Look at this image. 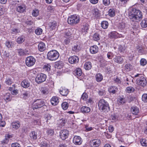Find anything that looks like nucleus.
Listing matches in <instances>:
<instances>
[{
  "label": "nucleus",
  "mask_w": 147,
  "mask_h": 147,
  "mask_svg": "<svg viewBox=\"0 0 147 147\" xmlns=\"http://www.w3.org/2000/svg\"><path fill=\"white\" fill-rule=\"evenodd\" d=\"M100 35L98 33H96L94 34L93 38L94 40L97 41L100 40Z\"/></svg>",
  "instance_id": "obj_49"
},
{
  "label": "nucleus",
  "mask_w": 147,
  "mask_h": 147,
  "mask_svg": "<svg viewBox=\"0 0 147 147\" xmlns=\"http://www.w3.org/2000/svg\"><path fill=\"white\" fill-rule=\"evenodd\" d=\"M93 14L96 17H98L100 16V11L97 9H94L92 11Z\"/></svg>",
  "instance_id": "obj_43"
},
{
  "label": "nucleus",
  "mask_w": 147,
  "mask_h": 147,
  "mask_svg": "<svg viewBox=\"0 0 147 147\" xmlns=\"http://www.w3.org/2000/svg\"><path fill=\"white\" fill-rule=\"evenodd\" d=\"M59 101L58 98L56 96L53 97L51 100V103L53 105H56L58 104Z\"/></svg>",
  "instance_id": "obj_18"
},
{
  "label": "nucleus",
  "mask_w": 147,
  "mask_h": 147,
  "mask_svg": "<svg viewBox=\"0 0 147 147\" xmlns=\"http://www.w3.org/2000/svg\"><path fill=\"white\" fill-rule=\"evenodd\" d=\"M84 67L86 70H89L91 68L92 63L90 62H85L84 65Z\"/></svg>",
  "instance_id": "obj_27"
},
{
  "label": "nucleus",
  "mask_w": 147,
  "mask_h": 147,
  "mask_svg": "<svg viewBox=\"0 0 147 147\" xmlns=\"http://www.w3.org/2000/svg\"><path fill=\"white\" fill-rule=\"evenodd\" d=\"M80 49V46L77 44L75 45L72 48V51L76 52H78Z\"/></svg>",
  "instance_id": "obj_33"
},
{
  "label": "nucleus",
  "mask_w": 147,
  "mask_h": 147,
  "mask_svg": "<svg viewBox=\"0 0 147 147\" xmlns=\"http://www.w3.org/2000/svg\"><path fill=\"white\" fill-rule=\"evenodd\" d=\"M47 133L48 134V135L50 136H52L53 134L54 133V131L53 129H48L47 130Z\"/></svg>",
  "instance_id": "obj_60"
},
{
  "label": "nucleus",
  "mask_w": 147,
  "mask_h": 147,
  "mask_svg": "<svg viewBox=\"0 0 147 147\" xmlns=\"http://www.w3.org/2000/svg\"><path fill=\"white\" fill-rule=\"evenodd\" d=\"M25 37L22 36L18 37L17 39V42L19 44H21L25 40Z\"/></svg>",
  "instance_id": "obj_39"
},
{
  "label": "nucleus",
  "mask_w": 147,
  "mask_h": 147,
  "mask_svg": "<svg viewBox=\"0 0 147 147\" xmlns=\"http://www.w3.org/2000/svg\"><path fill=\"white\" fill-rule=\"evenodd\" d=\"M114 61L116 63L121 64L124 61V59L122 57L120 56H116L113 59Z\"/></svg>",
  "instance_id": "obj_22"
},
{
  "label": "nucleus",
  "mask_w": 147,
  "mask_h": 147,
  "mask_svg": "<svg viewBox=\"0 0 147 147\" xmlns=\"http://www.w3.org/2000/svg\"><path fill=\"white\" fill-rule=\"evenodd\" d=\"M118 27L119 30L121 32H123V30L126 29L127 26L125 22H121L119 24Z\"/></svg>",
  "instance_id": "obj_12"
},
{
  "label": "nucleus",
  "mask_w": 147,
  "mask_h": 147,
  "mask_svg": "<svg viewBox=\"0 0 147 147\" xmlns=\"http://www.w3.org/2000/svg\"><path fill=\"white\" fill-rule=\"evenodd\" d=\"M138 76H139V78H138L136 80L137 83L138 85L142 87H144L147 84L146 79L143 76H141V75L139 74H137L135 76V77Z\"/></svg>",
  "instance_id": "obj_5"
},
{
  "label": "nucleus",
  "mask_w": 147,
  "mask_h": 147,
  "mask_svg": "<svg viewBox=\"0 0 147 147\" xmlns=\"http://www.w3.org/2000/svg\"><path fill=\"white\" fill-rule=\"evenodd\" d=\"M73 142L76 145H80L82 143V140L80 137L75 136L73 139Z\"/></svg>",
  "instance_id": "obj_14"
},
{
  "label": "nucleus",
  "mask_w": 147,
  "mask_h": 147,
  "mask_svg": "<svg viewBox=\"0 0 147 147\" xmlns=\"http://www.w3.org/2000/svg\"><path fill=\"white\" fill-rule=\"evenodd\" d=\"M36 62L35 58L32 56H29L27 57L26 59V65L28 67H31Z\"/></svg>",
  "instance_id": "obj_8"
},
{
  "label": "nucleus",
  "mask_w": 147,
  "mask_h": 147,
  "mask_svg": "<svg viewBox=\"0 0 147 147\" xmlns=\"http://www.w3.org/2000/svg\"><path fill=\"white\" fill-rule=\"evenodd\" d=\"M79 60V58L76 56L70 57L68 59V61L71 64H75L78 62Z\"/></svg>",
  "instance_id": "obj_11"
},
{
  "label": "nucleus",
  "mask_w": 147,
  "mask_h": 147,
  "mask_svg": "<svg viewBox=\"0 0 147 147\" xmlns=\"http://www.w3.org/2000/svg\"><path fill=\"white\" fill-rule=\"evenodd\" d=\"M100 141L99 139H96L90 141V145L92 147H98L100 144Z\"/></svg>",
  "instance_id": "obj_10"
},
{
  "label": "nucleus",
  "mask_w": 147,
  "mask_h": 147,
  "mask_svg": "<svg viewBox=\"0 0 147 147\" xmlns=\"http://www.w3.org/2000/svg\"><path fill=\"white\" fill-rule=\"evenodd\" d=\"M98 51V47L95 45L91 46L90 49V51L92 54H95L97 53Z\"/></svg>",
  "instance_id": "obj_16"
},
{
  "label": "nucleus",
  "mask_w": 147,
  "mask_h": 147,
  "mask_svg": "<svg viewBox=\"0 0 147 147\" xmlns=\"http://www.w3.org/2000/svg\"><path fill=\"white\" fill-rule=\"evenodd\" d=\"M59 92L63 96H66L68 94L69 91L68 89L65 88H60Z\"/></svg>",
  "instance_id": "obj_15"
},
{
  "label": "nucleus",
  "mask_w": 147,
  "mask_h": 147,
  "mask_svg": "<svg viewBox=\"0 0 147 147\" xmlns=\"http://www.w3.org/2000/svg\"><path fill=\"white\" fill-rule=\"evenodd\" d=\"M96 80L97 82H100L102 80L103 77L102 75L98 73L95 76Z\"/></svg>",
  "instance_id": "obj_30"
},
{
  "label": "nucleus",
  "mask_w": 147,
  "mask_h": 147,
  "mask_svg": "<svg viewBox=\"0 0 147 147\" xmlns=\"http://www.w3.org/2000/svg\"><path fill=\"white\" fill-rule=\"evenodd\" d=\"M135 90L134 88L131 86L127 87L125 89L126 91L128 93L133 92Z\"/></svg>",
  "instance_id": "obj_44"
},
{
  "label": "nucleus",
  "mask_w": 147,
  "mask_h": 147,
  "mask_svg": "<svg viewBox=\"0 0 147 147\" xmlns=\"http://www.w3.org/2000/svg\"><path fill=\"white\" fill-rule=\"evenodd\" d=\"M98 106L100 110H102L106 113L110 110L109 103L104 99H100L99 101Z\"/></svg>",
  "instance_id": "obj_2"
},
{
  "label": "nucleus",
  "mask_w": 147,
  "mask_h": 147,
  "mask_svg": "<svg viewBox=\"0 0 147 147\" xmlns=\"http://www.w3.org/2000/svg\"><path fill=\"white\" fill-rule=\"evenodd\" d=\"M17 52L19 55L20 56H22L26 54L24 50L21 49H18L17 50Z\"/></svg>",
  "instance_id": "obj_45"
},
{
  "label": "nucleus",
  "mask_w": 147,
  "mask_h": 147,
  "mask_svg": "<svg viewBox=\"0 0 147 147\" xmlns=\"http://www.w3.org/2000/svg\"><path fill=\"white\" fill-rule=\"evenodd\" d=\"M74 72L75 75L76 76H80L82 74V70L80 68H77Z\"/></svg>",
  "instance_id": "obj_34"
},
{
  "label": "nucleus",
  "mask_w": 147,
  "mask_h": 147,
  "mask_svg": "<svg viewBox=\"0 0 147 147\" xmlns=\"http://www.w3.org/2000/svg\"><path fill=\"white\" fill-rule=\"evenodd\" d=\"M102 3L105 6L109 5L110 3V0H103Z\"/></svg>",
  "instance_id": "obj_62"
},
{
  "label": "nucleus",
  "mask_w": 147,
  "mask_h": 147,
  "mask_svg": "<svg viewBox=\"0 0 147 147\" xmlns=\"http://www.w3.org/2000/svg\"><path fill=\"white\" fill-rule=\"evenodd\" d=\"M101 27L104 29H107L109 26L108 22L107 21H103L101 24Z\"/></svg>",
  "instance_id": "obj_37"
},
{
  "label": "nucleus",
  "mask_w": 147,
  "mask_h": 147,
  "mask_svg": "<svg viewBox=\"0 0 147 147\" xmlns=\"http://www.w3.org/2000/svg\"><path fill=\"white\" fill-rule=\"evenodd\" d=\"M5 82L7 84H8L9 85H10L12 83V80L11 79L8 78H7L6 79L5 81Z\"/></svg>",
  "instance_id": "obj_56"
},
{
  "label": "nucleus",
  "mask_w": 147,
  "mask_h": 147,
  "mask_svg": "<svg viewBox=\"0 0 147 147\" xmlns=\"http://www.w3.org/2000/svg\"><path fill=\"white\" fill-rule=\"evenodd\" d=\"M50 65L48 64H46L44 65L43 66L44 69L46 71H49L50 70Z\"/></svg>",
  "instance_id": "obj_53"
},
{
  "label": "nucleus",
  "mask_w": 147,
  "mask_h": 147,
  "mask_svg": "<svg viewBox=\"0 0 147 147\" xmlns=\"http://www.w3.org/2000/svg\"><path fill=\"white\" fill-rule=\"evenodd\" d=\"M109 16L112 17L114 16L115 15V12L114 9H110L109 11Z\"/></svg>",
  "instance_id": "obj_55"
},
{
  "label": "nucleus",
  "mask_w": 147,
  "mask_h": 147,
  "mask_svg": "<svg viewBox=\"0 0 147 147\" xmlns=\"http://www.w3.org/2000/svg\"><path fill=\"white\" fill-rule=\"evenodd\" d=\"M80 18L79 16L76 15L70 16L67 19L68 23L72 25H74L79 23Z\"/></svg>",
  "instance_id": "obj_4"
},
{
  "label": "nucleus",
  "mask_w": 147,
  "mask_h": 147,
  "mask_svg": "<svg viewBox=\"0 0 147 147\" xmlns=\"http://www.w3.org/2000/svg\"><path fill=\"white\" fill-rule=\"evenodd\" d=\"M128 17L132 21L138 22L142 18L143 15L140 10L132 7L128 12Z\"/></svg>",
  "instance_id": "obj_1"
},
{
  "label": "nucleus",
  "mask_w": 147,
  "mask_h": 147,
  "mask_svg": "<svg viewBox=\"0 0 147 147\" xmlns=\"http://www.w3.org/2000/svg\"><path fill=\"white\" fill-rule=\"evenodd\" d=\"M69 134L68 130L67 129H64L61 131L59 136L62 140H64L68 137Z\"/></svg>",
  "instance_id": "obj_9"
},
{
  "label": "nucleus",
  "mask_w": 147,
  "mask_h": 147,
  "mask_svg": "<svg viewBox=\"0 0 147 147\" xmlns=\"http://www.w3.org/2000/svg\"><path fill=\"white\" fill-rule=\"evenodd\" d=\"M26 7L23 4L18 5L16 6V10L19 13H23L25 11Z\"/></svg>",
  "instance_id": "obj_13"
},
{
  "label": "nucleus",
  "mask_w": 147,
  "mask_h": 147,
  "mask_svg": "<svg viewBox=\"0 0 147 147\" xmlns=\"http://www.w3.org/2000/svg\"><path fill=\"white\" fill-rule=\"evenodd\" d=\"M5 45L8 48H12L14 44L10 41H7L5 42Z\"/></svg>",
  "instance_id": "obj_46"
},
{
  "label": "nucleus",
  "mask_w": 147,
  "mask_h": 147,
  "mask_svg": "<svg viewBox=\"0 0 147 147\" xmlns=\"http://www.w3.org/2000/svg\"><path fill=\"white\" fill-rule=\"evenodd\" d=\"M89 25L88 24H85L82 26L81 31L84 34H86L89 29Z\"/></svg>",
  "instance_id": "obj_24"
},
{
  "label": "nucleus",
  "mask_w": 147,
  "mask_h": 147,
  "mask_svg": "<svg viewBox=\"0 0 147 147\" xmlns=\"http://www.w3.org/2000/svg\"><path fill=\"white\" fill-rule=\"evenodd\" d=\"M71 29L70 28L65 30L64 31V37L66 38H69L71 37Z\"/></svg>",
  "instance_id": "obj_19"
},
{
  "label": "nucleus",
  "mask_w": 147,
  "mask_h": 147,
  "mask_svg": "<svg viewBox=\"0 0 147 147\" xmlns=\"http://www.w3.org/2000/svg\"><path fill=\"white\" fill-rule=\"evenodd\" d=\"M80 110L81 112L83 113H88L90 111V108L86 106L82 107L81 108Z\"/></svg>",
  "instance_id": "obj_28"
},
{
  "label": "nucleus",
  "mask_w": 147,
  "mask_h": 147,
  "mask_svg": "<svg viewBox=\"0 0 147 147\" xmlns=\"http://www.w3.org/2000/svg\"><path fill=\"white\" fill-rule=\"evenodd\" d=\"M11 136L9 135H7V136H5V139L2 141V143L7 144L8 142V139L10 138Z\"/></svg>",
  "instance_id": "obj_54"
},
{
  "label": "nucleus",
  "mask_w": 147,
  "mask_h": 147,
  "mask_svg": "<svg viewBox=\"0 0 147 147\" xmlns=\"http://www.w3.org/2000/svg\"><path fill=\"white\" fill-rule=\"evenodd\" d=\"M11 94L9 93H6L4 96V99L6 102L10 101L11 98L10 96Z\"/></svg>",
  "instance_id": "obj_42"
},
{
  "label": "nucleus",
  "mask_w": 147,
  "mask_h": 147,
  "mask_svg": "<svg viewBox=\"0 0 147 147\" xmlns=\"http://www.w3.org/2000/svg\"><path fill=\"white\" fill-rule=\"evenodd\" d=\"M44 105V102L40 99H37L33 103L32 107L34 110L40 108Z\"/></svg>",
  "instance_id": "obj_6"
},
{
  "label": "nucleus",
  "mask_w": 147,
  "mask_h": 147,
  "mask_svg": "<svg viewBox=\"0 0 147 147\" xmlns=\"http://www.w3.org/2000/svg\"><path fill=\"white\" fill-rule=\"evenodd\" d=\"M30 136L31 138L34 140H36L37 138V133L34 131H32L30 133Z\"/></svg>",
  "instance_id": "obj_31"
},
{
  "label": "nucleus",
  "mask_w": 147,
  "mask_h": 147,
  "mask_svg": "<svg viewBox=\"0 0 147 147\" xmlns=\"http://www.w3.org/2000/svg\"><path fill=\"white\" fill-rule=\"evenodd\" d=\"M11 147H21V146L19 143H14L11 144Z\"/></svg>",
  "instance_id": "obj_64"
},
{
  "label": "nucleus",
  "mask_w": 147,
  "mask_h": 147,
  "mask_svg": "<svg viewBox=\"0 0 147 147\" xmlns=\"http://www.w3.org/2000/svg\"><path fill=\"white\" fill-rule=\"evenodd\" d=\"M40 91L41 94L43 95H47L49 93L48 88L46 87H41L40 88Z\"/></svg>",
  "instance_id": "obj_25"
},
{
  "label": "nucleus",
  "mask_w": 147,
  "mask_h": 147,
  "mask_svg": "<svg viewBox=\"0 0 147 147\" xmlns=\"http://www.w3.org/2000/svg\"><path fill=\"white\" fill-rule=\"evenodd\" d=\"M147 63L146 60L144 58H142L140 61V65L143 66L146 65Z\"/></svg>",
  "instance_id": "obj_51"
},
{
  "label": "nucleus",
  "mask_w": 147,
  "mask_h": 147,
  "mask_svg": "<svg viewBox=\"0 0 147 147\" xmlns=\"http://www.w3.org/2000/svg\"><path fill=\"white\" fill-rule=\"evenodd\" d=\"M142 99L144 102H147V94H144L142 96Z\"/></svg>",
  "instance_id": "obj_57"
},
{
  "label": "nucleus",
  "mask_w": 147,
  "mask_h": 147,
  "mask_svg": "<svg viewBox=\"0 0 147 147\" xmlns=\"http://www.w3.org/2000/svg\"><path fill=\"white\" fill-rule=\"evenodd\" d=\"M88 97V95L86 93H84L83 94L81 97V99L83 100H85Z\"/></svg>",
  "instance_id": "obj_63"
},
{
  "label": "nucleus",
  "mask_w": 147,
  "mask_h": 147,
  "mask_svg": "<svg viewBox=\"0 0 147 147\" xmlns=\"http://www.w3.org/2000/svg\"><path fill=\"white\" fill-rule=\"evenodd\" d=\"M11 125L13 128L18 129L20 126V123L18 121H13Z\"/></svg>",
  "instance_id": "obj_23"
},
{
  "label": "nucleus",
  "mask_w": 147,
  "mask_h": 147,
  "mask_svg": "<svg viewBox=\"0 0 147 147\" xmlns=\"http://www.w3.org/2000/svg\"><path fill=\"white\" fill-rule=\"evenodd\" d=\"M30 92L29 91H26L23 93L22 95V96H23V98L26 99L28 98L30 96Z\"/></svg>",
  "instance_id": "obj_38"
},
{
  "label": "nucleus",
  "mask_w": 147,
  "mask_h": 147,
  "mask_svg": "<svg viewBox=\"0 0 147 147\" xmlns=\"http://www.w3.org/2000/svg\"><path fill=\"white\" fill-rule=\"evenodd\" d=\"M117 90V88L115 86L110 87L108 89V90L109 92L112 93L113 94H115Z\"/></svg>",
  "instance_id": "obj_35"
},
{
  "label": "nucleus",
  "mask_w": 147,
  "mask_h": 147,
  "mask_svg": "<svg viewBox=\"0 0 147 147\" xmlns=\"http://www.w3.org/2000/svg\"><path fill=\"white\" fill-rule=\"evenodd\" d=\"M100 67H103L107 65V62L105 60H104L102 57H101L100 60Z\"/></svg>",
  "instance_id": "obj_29"
},
{
  "label": "nucleus",
  "mask_w": 147,
  "mask_h": 147,
  "mask_svg": "<svg viewBox=\"0 0 147 147\" xmlns=\"http://www.w3.org/2000/svg\"><path fill=\"white\" fill-rule=\"evenodd\" d=\"M39 11L37 9L33 10L32 12V15L34 17H36L38 15Z\"/></svg>",
  "instance_id": "obj_59"
},
{
  "label": "nucleus",
  "mask_w": 147,
  "mask_h": 147,
  "mask_svg": "<svg viewBox=\"0 0 147 147\" xmlns=\"http://www.w3.org/2000/svg\"><path fill=\"white\" fill-rule=\"evenodd\" d=\"M38 48L39 51H43L46 49L45 44L42 42L38 44Z\"/></svg>",
  "instance_id": "obj_26"
},
{
  "label": "nucleus",
  "mask_w": 147,
  "mask_h": 147,
  "mask_svg": "<svg viewBox=\"0 0 147 147\" xmlns=\"http://www.w3.org/2000/svg\"><path fill=\"white\" fill-rule=\"evenodd\" d=\"M141 25L142 27L145 28L147 27V20H142L141 23Z\"/></svg>",
  "instance_id": "obj_47"
},
{
  "label": "nucleus",
  "mask_w": 147,
  "mask_h": 147,
  "mask_svg": "<svg viewBox=\"0 0 147 147\" xmlns=\"http://www.w3.org/2000/svg\"><path fill=\"white\" fill-rule=\"evenodd\" d=\"M59 56L58 52L55 50L50 51L47 54V58L51 61H55L57 60L59 57Z\"/></svg>",
  "instance_id": "obj_3"
},
{
  "label": "nucleus",
  "mask_w": 147,
  "mask_h": 147,
  "mask_svg": "<svg viewBox=\"0 0 147 147\" xmlns=\"http://www.w3.org/2000/svg\"><path fill=\"white\" fill-rule=\"evenodd\" d=\"M57 25V23L55 21L50 22L49 24V28L51 30L54 29L56 28Z\"/></svg>",
  "instance_id": "obj_20"
},
{
  "label": "nucleus",
  "mask_w": 147,
  "mask_h": 147,
  "mask_svg": "<svg viewBox=\"0 0 147 147\" xmlns=\"http://www.w3.org/2000/svg\"><path fill=\"white\" fill-rule=\"evenodd\" d=\"M42 29L40 28H37L35 30V34L38 35L41 34L42 33Z\"/></svg>",
  "instance_id": "obj_50"
},
{
  "label": "nucleus",
  "mask_w": 147,
  "mask_h": 147,
  "mask_svg": "<svg viewBox=\"0 0 147 147\" xmlns=\"http://www.w3.org/2000/svg\"><path fill=\"white\" fill-rule=\"evenodd\" d=\"M68 104L66 102H64L61 104L62 107L64 110H66L68 108Z\"/></svg>",
  "instance_id": "obj_48"
},
{
  "label": "nucleus",
  "mask_w": 147,
  "mask_h": 147,
  "mask_svg": "<svg viewBox=\"0 0 147 147\" xmlns=\"http://www.w3.org/2000/svg\"><path fill=\"white\" fill-rule=\"evenodd\" d=\"M131 110L132 113L134 115H137L139 112L138 108L136 106L132 107Z\"/></svg>",
  "instance_id": "obj_17"
},
{
  "label": "nucleus",
  "mask_w": 147,
  "mask_h": 147,
  "mask_svg": "<svg viewBox=\"0 0 147 147\" xmlns=\"http://www.w3.org/2000/svg\"><path fill=\"white\" fill-rule=\"evenodd\" d=\"M126 102V100L124 98L121 97L119 98L117 100V103L119 105L123 104Z\"/></svg>",
  "instance_id": "obj_41"
},
{
  "label": "nucleus",
  "mask_w": 147,
  "mask_h": 147,
  "mask_svg": "<svg viewBox=\"0 0 147 147\" xmlns=\"http://www.w3.org/2000/svg\"><path fill=\"white\" fill-rule=\"evenodd\" d=\"M125 47L124 45H119L118 47V49L119 51L121 52H123L125 50Z\"/></svg>",
  "instance_id": "obj_52"
},
{
  "label": "nucleus",
  "mask_w": 147,
  "mask_h": 147,
  "mask_svg": "<svg viewBox=\"0 0 147 147\" xmlns=\"http://www.w3.org/2000/svg\"><path fill=\"white\" fill-rule=\"evenodd\" d=\"M140 142L142 146H147V140L145 138L141 139Z\"/></svg>",
  "instance_id": "obj_40"
},
{
  "label": "nucleus",
  "mask_w": 147,
  "mask_h": 147,
  "mask_svg": "<svg viewBox=\"0 0 147 147\" xmlns=\"http://www.w3.org/2000/svg\"><path fill=\"white\" fill-rule=\"evenodd\" d=\"M60 125L62 126L64 125L65 123L66 122V120L63 119H61L59 120V121Z\"/></svg>",
  "instance_id": "obj_61"
},
{
  "label": "nucleus",
  "mask_w": 147,
  "mask_h": 147,
  "mask_svg": "<svg viewBox=\"0 0 147 147\" xmlns=\"http://www.w3.org/2000/svg\"><path fill=\"white\" fill-rule=\"evenodd\" d=\"M107 58L110 59H112L114 56L113 53L111 52H108L107 54Z\"/></svg>",
  "instance_id": "obj_58"
},
{
  "label": "nucleus",
  "mask_w": 147,
  "mask_h": 147,
  "mask_svg": "<svg viewBox=\"0 0 147 147\" xmlns=\"http://www.w3.org/2000/svg\"><path fill=\"white\" fill-rule=\"evenodd\" d=\"M21 85L22 87L24 88H26L30 86V83L28 80H25L22 82Z\"/></svg>",
  "instance_id": "obj_21"
},
{
  "label": "nucleus",
  "mask_w": 147,
  "mask_h": 147,
  "mask_svg": "<svg viewBox=\"0 0 147 147\" xmlns=\"http://www.w3.org/2000/svg\"><path fill=\"white\" fill-rule=\"evenodd\" d=\"M133 68V66L130 64L127 63L126 64L124 67L125 70L127 71H131L132 69Z\"/></svg>",
  "instance_id": "obj_36"
},
{
  "label": "nucleus",
  "mask_w": 147,
  "mask_h": 147,
  "mask_svg": "<svg viewBox=\"0 0 147 147\" xmlns=\"http://www.w3.org/2000/svg\"><path fill=\"white\" fill-rule=\"evenodd\" d=\"M46 77V75L41 73L37 75L35 78V80L37 83L40 84L45 81Z\"/></svg>",
  "instance_id": "obj_7"
},
{
  "label": "nucleus",
  "mask_w": 147,
  "mask_h": 147,
  "mask_svg": "<svg viewBox=\"0 0 147 147\" xmlns=\"http://www.w3.org/2000/svg\"><path fill=\"white\" fill-rule=\"evenodd\" d=\"M118 33L116 31L112 32L110 33L109 36L110 37L112 38H117V35Z\"/></svg>",
  "instance_id": "obj_32"
}]
</instances>
